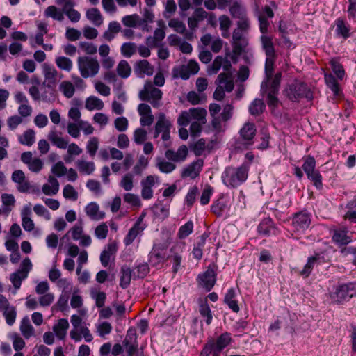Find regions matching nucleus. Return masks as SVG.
I'll use <instances>...</instances> for the list:
<instances>
[{"label":"nucleus","mask_w":356,"mask_h":356,"mask_svg":"<svg viewBox=\"0 0 356 356\" xmlns=\"http://www.w3.org/2000/svg\"><path fill=\"white\" fill-rule=\"evenodd\" d=\"M136 49L135 43L125 42L121 47V53L124 56L129 58L136 52Z\"/></svg>","instance_id":"obj_46"},{"label":"nucleus","mask_w":356,"mask_h":356,"mask_svg":"<svg viewBox=\"0 0 356 356\" xmlns=\"http://www.w3.org/2000/svg\"><path fill=\"white\" fill-rule=\"evenodd\" d=\"M12 180L18 184V191L22 193L27 192L30 188V184L26 180L24 173L21 170H17L13 172Z\"/></svg>","instance_id":"obj_18"},{"label":"nucleus","mask_w":356,"mask_h":356,"mask_svg":"<svg viewBox=\"0 0 356 356\" xmlns=\"http://www.w3.org/2000/svg\"><path fill=\"white\" fill-rule=\"evenodd\" d=\"M232 16L240 19L246 15L245 10L241 7L238 3L235 2L229 8Z\"/></svg>","instance_id":"obj_58"},{"label":"nucleus","mask_w":356,"mask_h":356,"mask_svg":"<svg viewBox=\"0 0 356 356\" xmlns=\"http://www.w3.org/2000/svg\"><path fill=\"white\" fill-rule=\"evenodd\" d=\"M139 16L137 14L126 15L122 17V24L127 27L134 28L137 26Z\"/></svg>","instance_id":"obj_55"},{"label":"nucleus","mask_w":356,"mask_h":356,"mask_svg":"<svg viewBox=\"0 0 356 356\" xmlns=\"http://www.w3.org/2000/svg\"><path fill=\"white\" fill-rule=\"evenodd\" d=\"M168 26L173 29L175 31L179 33L184 34L185 38L188 40L191 38L192 33L186 31V26L183 22L173 18L169 21Z\"/></svg>","instance_id":"obj_28"},{"label":"nucleus","mask_w":356,"mask_h":356,"mask_svg":"<svg viewBox=\"0 0 356 356\" xmlns=\"http://www.w3.org/2000/svg\"><path fill=\"white\" fill-rule=\"evenodd\" d=\"M317 259H318L317 258ZM315 264H317L316 257H309L307 264L305 265L303 269L300 272V275L305 277H308Z\"/></svg>","instance_id":"obj_45"},{"label":"nucleus","mask_w":356,"mask_h":356,"mask_svg":"<svg viewBox=\"0 0 356 356\" xmlns=\"http://www.w3.org/2000/svg\"><path fill=\"white\" fill-rule=\"evenodd\" d=\"M108 226L105 222L101 223L95 230V236L99 239L106 238L108 235Z\"/></svg>","instance_id":"obj_63"},{"label":"nucleus","mask_w":356,"mask_h":356,"mask_svg":"<svg viewBox=\"0 0 356 356\" xmlns=\"http://www.w3.org/2000/svg\"><path fill=\"white\" fill-rule=\"evenodd\" d=\"M35 139V132L32 129L26 131L23 136L19 138L20 143L31 146L33 144Z\"/></svg>","instance_id":"obj_52"},{"label":"nucleus","mask_w":356,"mask_h":356,"mask_svg":"<svg viewBox=\"0 0 356 356\" xmlns=\"http://www.w3.org/2000/svg\"><path fill=\"white\" fill-rule=\"evenodd\" d=\"M162 92L160 89L149 85L145 86V88L139 92V98L144 102H150L153 107L159 106V102L162 98Z\"/></svg>","instance_id":"obj_9"},{"label":"nucleus","mask_w":356,"mask_h":356,"mask_svg":"<svg viewBox=\"0 0 356 356\" xmlns=\"http://www.w3.org/2000/svg\"><path fill=\"white\" fill-rule=\"evenodd\" d=\"M121 26L119 22L116 21H112L108 24V29L104 33L103 37L108 41H111L115 34L118 33L121 31Z\"/></svg>","instance_id":"obj_32"},{"label":"nucleus","mask_w":356,"mask_h":356,"mask_svg":"<svg viewBox=\"0 0 356 356\" xmlns=\"http://www.w3.org/2000/svg\"><path fill=\"white\" fill-rule=\"evenodd\" d=\"M44 81L42 83V86L48 88L50 90L53 91V88H56L57 83L58 72L54 67L48 65H44L43 69Z\"/></svg>","instance_id":"obj_12"},{"label":"nucleus","mask_w":356,"mask_h":356,"mask_svg":"<svg viewBox=\"0 0 356 356\" xmlns=\"http://www.w3.org/2000/svg\"><path fill=\"white\" fill-rule=\"evenodd\" d=\"M199 312L200 315L206 318V323L207 325H210L212 321V312L207 302V298H199Z\"/></svg>","instance_id":"obj_22"},{"label":"nucleus","mask_w":356,"mask_h":356,"mask_svg":"<svg viewBox=\"0 0 356 356\" xmlns=\"http://www.w3.org/2000/svg\"><path fill=\"white\" fill-rule=\"evenodd\" d=\"M120 286L122 289H127L130 284L133 271L127 266H123L120 269Z\"/></svg>","instance_id":"obj_27"},{"label":"nucleus","mask_w":356,"mask_h":356,"mask_svg":"<svg viewBox=\"0 0 356 356\" xmlns=\"http://www.w3.org/2000/svg\"><path fill=\"white\" fill-rule=\"evenodd\" d=\"M143 216L144 214L141 215L133 227L129 230V232L124 240L126 245L131 244L137 236L145 229V227L142 225Z\"/></svg>","instance_id":"obj_14"},{"label":"nucleus","mask_w":356,"mask_h":356,"mask_svg":"<svg viewBox=\"0 0 356 356\" xmlns=\"http://www.w3.org/2000/svg\"><path fill=\"white\" fill-rule=\"evenodd\" d=\"M307 175L308 179L317 189H321L323 188L322 176L318 170H316Z\"/></svg>","instance_id":"obj_49"},{"label":"nucleus","mask_w":356,"mask_h":356,"mask_svg":"<svg viewBox=\"0 0 356 356\" xmlns=\"http://www.w3.org/2000/svg\"><path fill=\"white\" fill-rule=\"evenodd\" d=\"M49 140L58 148L65 149L68 142L59 137L56 131H51L48 135Z\"/></svg>","instance_id":"obj_36"},{"label":"nucleus","mask_w":356,"mask_h":356,"mask_svg":"<svg viewBox=\"0 0 356 356\" xmlns=\"http://www.w3.org/2000/svg\"><path fill=\"white\" fill-rule=\"evenodd\" d=\"M147 131L142 128L136 129L134 133V142L138 145H141L147 140Z\"/></svg>","instance_id":"obj_57"},{"label":"nucleus","mask_w":356,"mask_h":356,"mask_svg":"<svg viewBox=\"0 0 356 356\" xmlns=\"http://www.w3.org/2000/svg\"><path fill=\"white\" fill-rule=\"evenodd\" d=\"M56 63L59 68L67 71H70L72 67V60L67 57H58L56 59Z\"/></svg>","instance_id":"obj_54"},{"label":"nucleus","mask_w":356,"mask_h":356,"mask_svg":"<svg viewBox=\"0 0 356 356\" xmlns=\"http://www.w3.org/2000/svg\"><path fill=\"white\" fill-rule=\"evenodd\" d=\"M241 138L245 140L252 141L256 134V127L254 123H245L240 131Z\"/></svg>","instance_id":"obj_26"},{"label":"nucleus","mask_w":356,"mask_h":356,"mask_svg":"<svg viewBox=\"0 0 356 356\" xmlns=\"http://www.w3.org/2000/svg\"><path fill=\"white\" fill-rule=\"evenodd\" d=\"M76 166L81 172L87 175H90L95 170V164L93 162L79 160L76 162Z\"/></svg>","instance_id":"obj_42"},{"label":"nucleus","mask_w":356,"mask_h":356,"mask_svg":"<svg viewBox=\"0 0 356 356\" xmlns=\"http://www.w3.org/2000/svg\"><path fill=\"white\" fill-rule=\"evenodd\" d=\"M204 165V160L202 159H198L196 161L192 162L186 168H185L181 172V177L186 178L190 177L191 179H195L200 175V173Z\"/></svg>","instance_id":"obj_13"},{"label":"nucleus","mask_w":356,"mask_h":356,"mask_svg":"<svg viewBox=\"0 0 356 356\" xmlns=\"http://www.w3.org/2000/svg\"><path fill=\"white\" fill-rule=\"evenodd\" d=\"M347 232L348 231L346 228L334 229L332 236V241L339 245H346L348 244L351 241V238L347 235Z\"/></svg>","instance_id":"obj_20"},{"label":"nucleus","mask_w":356,"mask_h":356,"mask_svg":"<svg viewBox=\"0 0 356 356\" xmlns=\"http://www.w3.org/2000/svg\"><path fill=\"white\" fill-rule=\"evenodd\" d=\"M266 105L260 99H254L249 106V112L252 115L258 116L265 110Z\"/></svg>","instance_id":"obj_33"},{"label":"nucleus","mask_w":356,"mask_h":356,"mask_svg":"<svg viewBox=\"0 0 356 356\" xmlns=\"http://www.w3.org/2000/svg\"><path fill=\"white\" fill-rule=\"evenodd\" d=\"M45 16L51 17L58 21H62L64 19L63 13L60 11L55 6H48L44 11Z\"/></svg>","instance_id":"obj_41"},{"label":"nucleus","mask_w":356,"mask_h":356,"mask_svg":"<svg viewBox=\"0 0 356 356\" xmlns=\"http://www.w3.org/2000/svg\"><path fill=\"white\" fill-rule=\"evenodd\" d=\"M330 65L334 73L339 80H342L345 75V70L343 65L336 58H332L330 61Z\"/></svg>","instance_id":"obj_39"},{"label":"nucleus","mask_w":356,"mask_h":356,"mask_svg":"<svg viewBox=\"0 0 356 356\" xmlns=\"http://www.w3.org/2000/svg\"><path fill=\"white\" fill-rule=\"evenodd\" d=\"M236 293L234 289L228 290L225 294L224 302L229 306V307L235 313L239 312L240 308L238 302L235 300Z\"/></svg>","instance_id":"obj_31"},{"label":"nucleus","mask_w":356,"mask_h":356,"mask_svg":"<svg viewBox=\"0 0 356 356\" xmlns=\"http://www.w3.org/2000/svg\"><path fill=\"white\" fill-rule=\"evenodd\" d=\"M86 213L95 220L103 219L105 216V213L99 211V206L95 202H91L86 206Z\"/></svg>","instance_id":"obj_25"},{"label":"nucleus","mask_w":356,"mask_h":356,"mask_svg":"<svg viewBox=\"0 0 356 356\" xmlns=\"http://www.w3.org/2000/svg\"><path fill=\"white\" fill-rule=\"evenodd\" d=\"M131 71V67L127 60H122L120 61L117 66V72L120 77L123 79L127 78L129 76Z\"/></svg>","instance_id":"obj_38"},{"label":"nucleus","mask_w":356,"mask_h":356,"mask_svg":"<svg viewBox=\"0 0 356 356\" xmlns=\"http://www.w3.org/2000/svg\"><path fill=\"white\" fill-rule=\"evenodd\" d=\"M275 61V57H267L265 63V74L266 79H270L273 77L274 71V64Z\"/></svg>","instance_id":"obj_53"},{"label":"nucleus","mask_w":356,"mask_h":356,"mask_svg":"<svg viewBox=\"0 0 356 356\" xmlns=\"http://www.w3.org/2000/svg\"><path fill=\"white\" fill-rule=\"evenodd\" d=\"M232 45H233L232 53L234 54L241 55L243 53L244 49L248 45V41H247V40L233 41Z\"/></svg>","instance_id":"obj_60"},{"label":"nucleus","mask_w":356,"mask_h":356,"mask_svg":"<svg viewBox=\"0 0 356 356\" xmlns=\"http://www.w3.org/2000/svg\"><path fill=\"white\" fill-rule=\"evenodd\" d=\"M188 154V150L185 145L180 146L177 152L172 149H168L165 153V157L169 161L174 162H181L185 161Z\"/></svg>","instance_id":"obj_16"},{"label":"nucleus","mask_w":356,"mask_h":356,"mask_svg":"<svg viewBox=\"0 0 356 356\" xmlns=\"http://www.w3.org/2000/svg\"><path fill=\"white\" fill-rule=\"evenodd\" d=\"M336 33L339 37L344 40L348 39L350 36V26L343 18H337L335 22Z\"/></svg>","instance_id":"obj_19"},{"label":"nucleus","mask_w":356,"mask_h":356,"mask_svg":"<svg viewBox=\"0 0 356 356\" xmlns=\"http://www.w3.org/2000/svg\"><path fill=\"white\" fill-rule=\"evenodd\" d=\"M60 90L67 98H71L75 92L74 85L67 81H64L60 84Z\"/></svg>","instance_id":"obj_43"},{"label":"nucleus","mask_w":356,"mask_h":356,"mask_svg":"<svg viewBox=\"0 0 356 356\" xmlns=\"http://www.w3.org/2000/svg\"><path fill=\"white\" fill-rule=\"evenodd\" d=\"M190 148L193 152L195 156H201L203 154V152L204 150H207L206 141L204 138H200L192 146H190Z\"/></svg>","instance_id":"obj_48"},{"label":"nucleus","mask_w":356,"mask_h":356,"mask_svg":"<svg viewBox=\"0 0 356 356\" xmlns=\"http://www.w3.org/2000/svg\"><path fill=\"white\" fill-rule=\"evenodd\" d=\"M103 107V102L97 97L90 96L86 99V108L89 111H92L94 109L101 110Z\"/></svg>","instance_id":"obj_37"},{"label":"nucleus","mask_w":356,"mask_h":356,"mask_svg":"<svg viewBox=\"0 0 356 356\" xmlns=\"http://www.w3.org/2000/svg\"><path fill=\"white\" fill-rule=\"evenodd\" d=\"M135 70L140 74L152 75L154 72V67L147 60H139L136 63Z\"/></svg>","instance_id":"obj_35"},{"label":"nucleus","mask_w":356,"mask_h":356,"mask_svg":"<svg viewBox=\"0 0 356 356\" xmlns=\"http://www.w3.org/2000/svg\"><path fill=\"white\" fill-rule=\"evenodd\" d=\"M133 271V277L136 278H144L149 272V266L147 264H140L136 268V270Z\"/></svg>","instance_id":"obj_51"},{"label":"nucleus","mask_w":356,"mask_h":356,"mask_svg":"<svg viewBox=\"0 0 356 356\" xmlns=\"http://www.w3.org/2000/svg\"><path fill=\"white\" fill-rule=\"evenodd\" d=\"M20 330L23 334V336L29 339L33 334V327L31 325L28 319L24 318L22 321V324L20 326Z\"/></svg>","instance_id":"obj_50"},{"label":"nucleus","mask_w":356,"mask_h":356,"mask_svg":"<svg viewBox=\"0 0 356 356\" xmlns=\"http://www.w3.org/2000/svg\"><path fill=\"white\" fill-rule=\"evenodd\" d=\"M79 70L83 78L95 76L99 70V64L97 59L88 56H80L77 60Z\"/></svg>","instance_id":"obj_6"},{"label":"nucleus","mask_w":356,"mask_h":356,"mask_svg":"<svg viewBox=\"0 0 356 356\" xmlns=\"http://www.w3.org/2000/svg\"><path fill=\"white\" fill-rule=\"evenodd\" d=\"M302 168L306 175L312 173V172L316 171V161L314 158L311 156H307L304 161V163Z\"/></svg>","instance_id":"obj_47"},{"label":"nucleus","mask_w":356,"mask_h":356,"mask_svg":"<svg viewBox=\"0 0 356 356\" xmlns=\"http://www.w3.org/2000/svg\"><path fill=\"white\" fill-rule=\"evenodd\" d=\"M3 315L5 317L6 323L9 325H12L15 322L17 312L16 309L13 306H10L8 309L3 310Z\"/></svg>","instance_id":"obj_44"},{"label":"nucleus","mask_w":356,"mask_h":356,"mask_svg":"<svg viewBox=\"0 0 356 356\" xmlns=\"http://www.w3.org/2000/svg\"><path fill=\"white\" fill-rule=\"evenodd\" d=\"M122 346L128 356H133L137 353L138 344L135 328L130 327L127 330L125 338L122 341Z\"/></svg>","instance_id":"obj_11"},{"label":"nucleus","mask_w":356,"mask_h":356,"mask_svg":"<svg viewBox=\"0 0 356 356\" xmlns=\"http://www.w3.org/2000/svg\"><path fill=\"white\" fill-rule=\"evenodd\" d=\"M356 296V283L348 282L339 284L334 288V291L330 293L332 302L343 305Z\"/></svg>","instance_id":"obj_4"},{"label":"nucleus","mask_w":356,"mask_h":356,"mask_svg":"<svg viewBox=\"0 0 356 356\" xmlns=\"http://www.w3.org/2000/svg\"><path fill=\"white\" fill-rule=\"evenodd\" d=\"M193 231V222L191 220L188 221L181 225L178 231L177 237L179 239H184L188 237Z\"/></svg>","instance_id":"obj_40"},{"label":"nucleus","mask_w":356,"mask_h":356,"mask_svg":"<svg viewBox=\"0 0 356 356\" xmlns=\"http://www.w3.org/2000/svg\"><path fill=\"white\" fill-rule=\"evenodd\" d=\"M156 165L159 170L164 173H170L176 168L175 164L165 161L158 162Z\"/></svg>","instance_id":"obj_59"},{"label":"nucleus","mask_w":356,"mask_h":356,"mask_svg":"<svg viewBox=\"0 0 356 356\" xmlns=\"http://www.w3.org/2000/svg\"><path fill=\"white\" fill-rule=\"evenodd\" d=\"M261 42L266 57H276L272 38L269 36L262 35L261 37Z\"/></svg>","instance_id":"obj_29"},{"label":"nucleus","mask_w":356,"mask_h":356,"mask_svg":"<svg viewBox=\"0 0 356 356\" xmlns=\"http://www.w3.org/2000/svg\"><path fill=\"white\" fill-rule=\"evenodd\" d=\"M282 72H277L273 78L266 79L261 85V92L266 95V102L270 107L276 108L279 104L277 95L280 90Z\"/></svg>","instance_id":"obj_2"},{"label":"nucleus","mask_w":356,"mask_h":356,"mask_svg":"<svg viewBox=\"0 0 356 356\" xmlns=\"http://www.w3.org/2000/svg\"><path fill=\"white\" fill-rule=\"evenodd\" d=\"M31 213L29 209L27 211H24L22 212V227L23 228L28 232H31L34 229V223L33 220L27 216L29 213Z\"/></svg>","instance_id":"obj_56"},{"label":"nucleus","mask_w":356,"mask_h":356,"mask_svg":"<svg viewBox=\"0 0 356 356\" xmlns=\"http://www.w3.org/2000/svg\"><path fill=\"white\" fill-rule=\"evenodd\" d=\"M285 93L286 97L293 102L299 101L302 98L311 101L314 98L313 92L307 84L298 80H295L289 84L285 89Z\"/></svg>","instance_id":"obj_5"},{"label":"nucleus","mask_w":356,"mask_h":356,"mask_svg":"<svg viewBox=\"0 0 356 356\" xmlns=\"http://www.w3.org/2000/svg\"><path fill=\"white\" fill-rule=\"evenodd\" d=\"M31 268V261L29 258L26 257L22 261L20 268L10 275V281L15 289H19L20 288L22 280L27 277Z\"/></svg>","instance_id":"obj_8"},{"label":"nucleus","mask_w":356,"mask_h":356,"mask_svg":"<svg viewBox=\"0 0 356 356\" xmlns=\"http://www.w3.org/2000/svg\"><path fill=\"white\" fill-rule=\"evenodd\" d=\"M149 261L154 266L159 265L163 263L165 259V250L159 248H154L152 251L150 252Z\"/></svg>","instance_id":"obj_30"},{"label":"nucleus","mask_w":356,"mask_h":356,"mask_svg":"<svg viewBox=\"0 0 356 356\" xmlns=\"http://www.w3.org/2000/svg\"><path fill=\"white\" fill-rule=\"evenodd\" d=\"M197 193L198 188L197 186H193L189 190L185 198L186 203L188 207H191L193 205Z\"/></svg>","instance_id":"obj_62"},{"label":"nucleus","mask_w":356,"mask_h":356,"mask_svg":"<svg viewBox=\"0 0 356 356\" xmlns=\"http://www.w3.org/2000/svg\"><path fill=\"white\" fill-rule=\"evenodd\" d=\"M188 154V150L185 145L180 146L177 152L172 149H168L165 153V157L169 161L174 162H181L185 161Z\"/></svg>","instance_id":"obj_15"},{"label":"nucleus","mask_w":356,"mask_h":356,"mask_svg":"<svg viewBox=\"0 0 356 356\" xmlns=\"http://www.w3.org/2000/svg\"><path fill=\"white\" fill-rule=\"evenodd\" d=\"M248 172L249 163H243L237 168H227L222 175L223 183L228 187L237 188L246 181Z\"/></svg>","instance_id":"obj_1"},{"label":"nucleus","mask_w":356,"mask_h":356,"mask_svg":"<svg viewBox=\"0 0 356 356\" xmlns=\"http://www.w3.org/2000/svg\"><path fill=\"white\" fill-rule=\"evenodd\" d=\"M98 145L99 140L97 137H93L88 141L86 149L90 156L93 157L95 155L98 149Z\"/></svg>","instance_id":"obj_61"},{"label":"nucleus","mask_w":356,"mask_h":356,"mask_svg":"<svg viewBox=\"0 0 356 356\" xmlns=\"http://www.w3.org/2000/svg\"><path fill=\"white\" fill-rule=\"evenodd\" d=\"M63 196L66 199L76 200L78 198V193L72 186L67 184L63 188Z\"/></svg>","instance_id":"obj_64"},{"label":"nucleus","mask_w":356,"mask_h":356,"mask_svg":"<svg viewBox=\"0 0 356 356\" xmlns=\"http://www.w3.org/2000/svg\"><path fill=\"white\" fill-rule=\"evenodd\" d=\"M118 250V245L115 241L109 243L100 255V261L103 266L107 267L111 258L114 256Z\"/></svg>","instance_id":"obj_17"},{"label":"nucleus","mask_w":356,"mask_h":356,"mask_svg":"<svg viewBox=\"0 0 356 356\" xmlns=\"http://www.w3.org/2000/svg\"><path fill=\"white\" fill-rule=\"evenodd\" d=\"M218 266L211 263L205 272L198 275L197 280L200 286L207 291H210L216 282Z\"/></svg>","instance_id":"obj_7"},{"label":"nucleus","mask_w":356,"mask_h":356,"mask_svg":"<svg viewBox=\"0 0 356 356\" xmlns=\"http://www.w3.org/2000/svg\"><path fill=\"white\" fill-rule=\"evenodd\" d=\"M311 221L310 215L305 211L294 213L291 222L293 232H304L309 227Z\"/></svg>","instance_id":"obj_10"},{"label":"nucleus","mask_w":356,"mask_h":356,"mask_svg":"<svg viewBox=\"0 0 356 356\" xmlns=\"http://www.w3.org/2000/svg\"><path fill=\"white\" fill-rule=\"evenodd\" d=\"M324 76L327 86L332 91L334 95L340 97L342 92L339 83L334 75L330 72H325Z\"/></svg>","instance_id":"obj_21"},{"label":"nucleus","mask_w":356,"mask_h":356,"mask_svg":"<svg viewBox=\"0 0 356 356\" xmlns=\"http://www.w3.org/2000/svg\"><path fill=\"white\" fill-rule=\"evenodd\" d=\"M86 17L95 26H100L103 22L102 16L96 8L88 9L86 12Z\"/></svg>","instance_id":"obj_34"},{"label":"nucleus","mask_w":356,"mask_h":356,"mask_svg":"<svg viewBox=\"0 0 356 356\" xmlns=\"http://www.w3.org/2000/svg\"><path fill=\"white\" fill-rule=\"evenodd\" d=\"M231 342V334L227 332H223L216 339H210L207 341L201 351V356H218Z\"/></svg>","instance_id":"obj_3"},{"label":"nucleus","mask_w":356,"mask_h":356,"mask_svg":"<svg viewBox=\"0 0 356 356\" xmlns=\"http://www.w3.org/2000/svg\"><path fill=\"white\" fill-rule=\"evenodd\" d=\"M259 234L269 236L273 231H275L273 221L270 218H264L257 227Z\"/></svg>","instance_id":"obj_23"},{"label":"nucleus","mask_w":356,"mask_h":356,"mask_svg":"<svg viewBox=\"0 0 356 356\" xmlns=\"http://www.w3.org/2000/svg\"><path fill=\"white\" fill-rule=\"evenodd\" d=\"M69 327V323L67 319L61 318L58 323L53 327V331L59 339H64L66 336L67 330Z\"/></svg>","instance_id":"obj_24"}]
</instances>
